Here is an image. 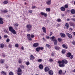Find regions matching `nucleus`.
<instances>
[{
	"label": "nucleus",
	"instance_id": "obj_64",
	"mask_svg": "<svg viewBox=\"0 0 75 75\" xmlns=\"http://www.w3.org/2000/svg\"><path fill=\"white\" fill-rule=\"evenodd\" d=\"M43 38V40L45 41V38Z\"/></svg>",
	"mask_w": 75,
	"mask_h": 75
},
{
	"label": "nucleus",
	"instance_id": "obj_23",
	"mask_svg": "<svg viewBox=\"0 0 75 75\" xmlns=\"http://www.w3.org/2000/svg\"><path fill=\"white\" fill-rule=\"evenodd\" d=\"M11 32L13 34H16V31L14 30V29H13L11 31Z\"/></svg>",
	"mask_w": 75,
	"mask_h": 75
},
{
	"label": "nucleus",
	"instance_id": "obj_27",
	"mask_svg": "<svg viewBox=\"0 0 75 75\" xmlns=\"http://www.w3.org/2000/svg\"><path fill=\"white\" fill-rule=\"evenodd\" d=\"M54 48L57 50H59L60 49V47H58V46H56Z\"/></svg>",
	"mask_w": 75,
	"mask_h": 75
},
{
	"label": "nucleus",
	"instance_id": "obj_46",
	"mask_svg": "<svg viewBox=\"0 0 75 75\" xmlns=\"http://www.w3.org/2000/svg\"><path fill=\"white\" fill-rule=\"evenodd\" d=\"M3 13H7L8 12V11L7 10H4L3 11Z\"/></svg>",
	"mask_w": 75,
	"mask_h": 75
},
{
	"label": "nucleus",
	"instance_id": "obj_48",
	"mask_svg": "<svg viewBox=\"0 0 75 75\" xmlns=\"http://www.w3.org/2000/svg\"><path fill=\"white\" fill-rule=\"evenodd\" d=\"M8 37V36L6 35H4V38H6Z\"/></svg>",
	"mask_w": 75,
	"mask_h": 75
},
{
	"label": "nucleus",
	"instance_id": "obj_19",
	"mask_svg": "<svg viewBox=\"0 0 75 75\" xmlns=\"http://www.w3.org/2000/svg\"><path fill=\"white\" fill-rule=\"evenodd\" d=\"M0 47L1 48L3 49L4 48V44L3 43H1L0 45Z\"/></svg>",
	"mask_w": 75,
	"mask_h": 75
},
{
	"label": "nucleus",
	"instance_id": "obj_20",
	"mask_svg": "<svg viewBox=\"0 0 75 75\" xmlns=\"http://www.w3.org/2000/svg\"><path fill=\"white\" fill-rule=\"evenodd\" d=\"M4 61H5L4 59H1L0 60V62L1 64H4Z\"/></svg>",
	"mask_w": 75,
	"mask_h": 75
},
{
	"label": "nucleus",
	"instance_id": "obj_28",
	"mask_svg": "<svg viewBox=\"0 0 75 75\" xmlns=\"http://www.w3.org/2000/svg\"><path fill=\"white\" fill-rule=\"evenodd\" d=\"M62 70H60L59 71V75H62Z\"/></svg>",
	"mask_w": 75,
	"mask_h": 75
},
{
	"label": "nucleus",
	"instance_id": "obj_49",
	"mask_svg": "<svg viewBox=\"0 0 75 75\" xmlns=\"http://www.w3.org/2000/svg\"><path fill=\"white\" fill-rule=\"evenodd\" d=\"M20 67H21V68H23V69L24 68V66L20 65Z\"/></svg>",
	"mask_w": 75,
	"mask_h": 75
},
{
	"label": "nucleus",
	"instance_id": "obj_2",
	"mask_svg": "<svg viewBox=\"0 0 75 75\" xmlns=\"http://www.w3.org/2000/svg\"><path fill=\"white\" fill-rule=\"evenodd\" d=\"M62 61H59L58 63L59 64V66L60 67H61L62 68H63V67H65V64H64L62 63Z\"/></svg>",
	"mask_w": 75,
	"mask_h": 75
},
{
	"label": "nucleus",
	"instance_id": "obj_58",
	"mask_svg": "<svg viewBox=\"0 0 75 75\" xmlns=\"http://www.w3.org/2000/svg\"><path fill=\"white\" fill-rule=\"evenodd\" d=\"M24 49V47H23V46H22L21 48V49L22 50H23Z\"/></svg>",
	"mask_w": 75,
	"mask_h": 75
},
{
	"label": "nucleus",
	"instance_id": "obj_61",
	"mask_svg": "<svg viewBox=\"0 0 75 75\" xmlns=\"http://www.w3.org/2000/svg\"><path fill=\"white\" fill-rule=\"evenodd\" d=\"M52 35V32H50V35Z\"/></svg>",
	"mask_w": 75,
	"mask_h": 75
},
{
	"label": "nucleus",
	"instance_id": "obj_16",
	"mask_svg": "<svg viewBox=\"0 0 75 75\" xmlns=\"http://www.w3.org/2000/svg\"><path fill=\"white\" fill-rule=\"evenodd\" d=\"M65 26H66L67 29H68L69 28V24H68V23H66L65 24Z\"/></svg>",
	"mask_w": 75,
	"mask_h": 75
},
{
	"label": "nucleus",
	"instance_id": "obj_5",
	"mask_svg": "<svg viewBox=\"0 0 75 75\" xmlns=\"http://www.w3.org/2000/svg\"><path fill=\"white\" fill-rule=\"evenodd\" d=\"M66 34L68 37H69L70 39H71V38H72V35H71V34H70L68 33H66Z\"/></svg>",
	"mask_w": 75,
	"mask_h": 75
},
{
	"label": "nucleus",
	"instance_id": "obj_14",
	"mask_svg": "<svg viewBox=\"0 0 75 75\" xmlns=\"http://www.w3.org/2000/svg\"><path fill=\"white\" fill-rule=\"evenodd\" d=\"M42 30L43 32V33H46V28L45 27H43L42 28Z\"/></svg>",
	"mask_w": 75,
	"mask_h": 75
},
{
	"label": "nucleus",
	"instance_id": "obj_36",
	"mask_svg": "<svg viewBox=\"0 0 75 75\" xmlns=\"http://www.w3.org/2000/svg\"><path fill=\"white\" fill-rule=\"evenodd\" d=\"M66 52V51H65V50H63L62 51V54H65V52Z\"/></svg>",
	"mask_w": 75,
	"mask_h": 75
},
{
	"label": "nucleus",
	"instance_id": "obj_52",
	"mask_svg": "<svg viewBox=\"0 0 75 75\" xmlns=\"http://www.w3.org/2000/svg\"><path fill=\"white\" fill-rule=\"evenodd\" d=\"M4 32L6 33H8V32L6 30H4Z\"/></svg>",
	"mask_w": 75,
	"mask_h": 75
},
{
	"label": "nucleus",
	"instance_id": "obj_22",
	"mask_svg": "<svg viewBox=\"0 0 75 75\" xmlns=\"http://www.w3.org/2000/svg\"><path fill=\"white\" fill-rule=\"evenodd\" d=\"M38 46V43H35L33 45L34 47H37Z\"/></svg>",
	"mask_w": 75,
	"mask_h": 75
},
{
	"label": "nucleus",
	"instance_id": "obj_9",
	"mask_svg": "<svg viewBox=\"0 0 75 75\" xmlns=\"http://www.w3.org/2000/svg\"><path fill=\"white\" fill-rule=\"evenodd\" d=\"M40 14H41L42 16H44L45 17H47V14L44 13V12H41Z\"/></svg>",
	"mask_w": 75,
	"mask_h": 75
},
{
	"label": "nucleus",
	"instance_id": "obj_39",
	"mask_svg": "<svg viewBox=\"0 0 75 75\" xmlns=\"http://www.w3.org/2000/svg\"><path fill=\"white\" fill-rule=\"evenodd\" d=\"M57 21H58V22H61V19L60 18L58 19L57 20Z\"/></svg>",
	"mask_w": 75,
	"mask_h": 75
},
{
	"label": "nucleus",
	"instance_id": "obj_41",
	"mask_svg": "<svg viewBox=\"0 0 75 75\" xmlns=\"http://www.w3.org/2000/svg\"><path fill=\"white\" fill-rule=\"evenodd\" d=\"M69 31H72L73 30V29L72 28H69Z\"/></svg>",
	"mask_w": 75,
	"mask_h": 75
},
{
	"label": "nucleus",
	"instance_id": "obj_6",
	"mask_svg": "<svg viewBox=\"0 0 75 75\" xmlns=\"http://www.w3.org/2000/svg\"><path fill=\"white\" fill-rule=\"evenodd\" d=\"M46 3L47 5H50L51 4V0H47V1Z\"/></svg>",
	"mask_w": 75,
	"mask_h": 75
},
{
	"label": "nucleus",
	"instance_id": "obj_40",
	"mask_svg": "<svg viewBox=\"0 0 75 75\" xmlns=\"http://www.w3.org/2000/svg\"><path fill=\"white\" fill-rule=\"evenodd\" d=\"M58 40L59 42H61V41H62V39L61 38H58Z\"/></svg>",
	"mask_w": 75,
	"mask_h": 75
},
{
	"label": "nucleus",
	"instance_id": "obj_59",
	"mask_svg": "<svg viewBox=\"0 0 75 75\" xmlns=\"http://www.w3.org/2000/svg\"><path fill=\"white\" fill-rule=\"evenodd\" d=\"M39 48H40V50H43V49H44V48H43V47H39Z\"/></svg>",
	"mask_w": 75,
	"mask_h": 75
},
{
	"label": "nucleus",
	"instance_id": "obj_25",
	"mask_svg": "<svg viewBox=\"0 0 75 75\" xmlns=\"http://www.w3.org/2000/svg\"><path fill=\"white\" fill-rule=\"evenodd\" d=\"M62 47H63L64 48H65V49H66L68 48V47H67V46H66V45H65L64 44L62 45Z\"/></svg>",
	"mask_w": 75,
	"mask_h": 75
},
{
	"label": "nucleus",
	"instance_id": "obj_21",
	"mask_svg": "<svg viewBox=\"0 0 75 75\" xmlns=\"http://www.w3.org/2000/svg\"><path fill=\"white\" fill-rule=\"evenodd\" d=\"M46 11L47 12H50L51 11V8H47L46 9Z\"/></svg>",
	"mask_w": 75,
	"mask_h": 75
},
{
	"label": "nucleus",
	"instance_id": "obj_60",
	"mask_svg": "<svg viewBox=\"0 0 75 75\" xmlns=\"http://www.w3.org/2000/svg\"><path fill=\"white\" fill-rule=\"evenodd\" d=\"M73 57H74V56L73 55H71V56L70 57L71 59H72V58H73Z\"/></svg>",
	"mask_w": 75,
	"mask_h": 75
},
{
	"label": "nucleus",
	"instance_id": "obj_35",
	"mask_svg": "<svg viewBox=\"0 0 75 75\" xmlns=\"http://www.w3.org/2000/svg\"><path fill=\"white\" fill-rule=\"evenodd\" d=\"M36 51H37V52H38L39 51H40V47H38L36 49Z\"/></svg>",
	"mask_w": 75,
	"mask_h": 75
},
{
	"label": "nucleus",
	"instance_id": "obj_3",
	"mask_svg": "<svg viewBox=\"0 0 75 75\" xmlns=\"http://www.w3.org/2000/svg\"><path fill=\"white\" fill-rule=\"evenodd\" d=\"M22 72V70H21V69H20V67H19L18 69V73L17 74L18 75H21V74H22V73H21Z\"/></svg>",
	"mask_w": 75,
	"mask_h": 75
},
{
	"label": "nucleus",
	"instance_id": "obj_53",
	"mask_svg": "<svg viewBox=\"0 0 75 75\" xmlns=\"http://www.w3.org/2000/svg\"><path fill=\"white\" fill-rule=\"evenodd\" d=\"M33 13V11L32 10L29 11V13L31 14Z\"/></svg>",
	"mask_w": 75,
	"mask_h": 75
},
{
	"label": "nucleus",
	"instance_id": "obj_44",
	"mask_svg": "<svg viewBox=\"0 0 75 75\" xmlns=\"http://www.w3.org/2000/svg\"><path fill=\"white\" fill-rule=\"evenodd\" d=\"M9 75H13V73L11 71V72H9Z\"/></svg>",
	"mask_w": 75,
	"mask_h": 75
},
{
	"label": "nucleus",
	"instance_id": "obj_17",
	"mask_svg": "<svg viewBox=\"0 0 75 75\" xmlns=\"http://www.w3.org/2000/svg\"><path fill=\"white\" fill-rule=\"evenodd\" d=\"M39 68L40 69H42L44 68L43 67V65H42V64H40L39 66Z\"/></svg>",
	"mask_w": 75,
	"mask_h": 75
},
{
	"label": "nucleus",
	"instance_id": "obj_26",
	"mask_svg": "<svg viewBox=\"0 0 75 75\" xmlns=\"http://www.w3.org/2000/svg\"><path fill=\"white\" fill-rule=\"evenodd\" d=\"M61 11H65V8L64 7H62L60 8Z\"/></svg>",
	"mask_w": 75,
	"mask_h": 75
},
{
	"label": "nucleus",
	"instance_id": "obj_50",
	"mask_svg": "<svg viewBox=\"0 0 75 75\" xmlns=\"http://www.w3.org/2000/svg\"><path fill=\"white\" fill-rule=\"evenodd\" d=\"M71 20H72V21H75V18H71Z\"/></svg>",
	"mask_w": 75,
	"mask_h": 75
},
{
	"label": "nucleus",
	"instance_id": "obj_1",
	"mask_svg": "<svg viewBox=\"0 0 75 75\" xmlns=\"http://www.w3.org/2000/svg\"><path fill=\"white\" fill-rule=\"evenodd\" d=\"M27 36L28 37V39L29 41H32V39L31 38H33L34 37V35L31 34L30 35V34H28L27 35Z\"/></svg>",
	"mask_w": 75,
	"mask_h": 75
},
{
	"label": "nucleus",
	"instance_id": "obj_13",
	"mask_svg": "<svg viewBox=\"0 0 75 75\" xmlns=\"http://www.w3.org/2000/svg\"><path fill=\"white\" fill-rule=\"evenodd\" d=\"M62 62L63 64L64 63L65 64H68V61L66 60H63L62 61Z\"/></svg>",
	"mask_w": 75,
	"mask_h": 75
},
{
	"label": "nucleus",
	"instance_id": "obj_63",
	"mask_svg": "<svg viewBox=\"0 0 75 75\" xmlns=\"http://www.w3.org/2000/svg\"><path fill=\"white\" fill-rule=\"evenodd\" d=\"M47 38V39H50V37L49 36H47L46 37Z\"/></svg>",
	"mask_w": 75,
	"mask_h": 75
},
{
	"label": "nucleus",
	"instance_id": "obj_29",
	"mask_svg": "<svg viewBox=\"0 0 75 75\" xmlns=\"http://www.w3.org/2000/svg\"><path fill=\"white\" fill-rule=\"evenodd\" d=\"M13 28L12 27L10 26L9 27V30L10 31H11L13 30Z\"/></svg>",
	"mask_w": 75,
	"mask_h": 75
},
{
	"label": "nucleus",
	"instance_id": "obj_37",
	"mask_svg": "<svg viewBox=\"0 0 75 75\" xmlns=\"http://www.w3.org/2000/svg\"><path fill=\"white\" fill-rule=\"evenodd\" d=\"M18 62L19 64H21L22 62V60L21 59H19Z\"/></svg>",
	"mask_w": 75,
	"mask_h": 75
},
{
	"label": "nucleus",
	"instance_id": "obj_42",
	"mask_svg": "<svg viewBox=\"0 0 75 75\" xmlns=\"http://www.w3.org/2000/svg\"><path fill=\"white\" fill-rule=\"evenodd\" d=\"M64 7H65V8H68V5H67V4H66L64 6Z\"/></svg>",
	"mask_w": 75,
	"mask_h": 75
},
{
	"label": "nucleus",
	"instance_id": "obj_8",
	"mask_svg": "<svg viewBox=\"0 0 75 75\" xmlns=\"http://www.w3.org/2000/svg\"><path fill=\"white\" fill-rule=\"evenodd\" d=\"M60 35L62 38H65V37H66V36L65 35V34L64 33H61Z\"/></svg>",
	"mask_w": 75,
	"mask_h": 75
},
{
	"label": "nucleus",
	"instance_id": "obj_7",
	"mask_svg": "<svg viewBox=\"0 0 75 75\" xmlns=\"http://www.w3.org/2000/svg\"><path fill=\"white\" fill-rule=\"evenodd\" d=\"M49 74L50 75H54V71L52 70H50L49 71Z\"/></svg>",
	"mask_w": 75,
	"mask_h": 75
},
{
	"label": "nucleus",
	"instance_id": "obj_62",
	"mask_svg": "<svg viewBox=\"0 0 75 75\" xmlns=\"http://www.w3.org/2000/svg\"><path fill=\"white\" fill-rule=\"evenodd\" d=\"M2 56L4 57H5V54H2Z\"/></svg>",
	"mask_w": 75,
	"mask_h": 75
},
{
	"label": "nucleus",
	"instance_id": "obj_15",
	"mask_svg": "<svg viewBox=\"0 0 75 75\" xmlns=\"http://www.w3.org/2000/svg\"><path fill=\"white\" fill-rule=\"evenodd\" d=\"M69 23V25L71 26H72V27H74V26H75V25L73 23L70 22Z\"/></svg>",
	"mask_w": 75,
	"mask_h": 75
},
{
	"label": "nucleus",
	"instance_id": "obj_18",
	"mask_svg": "<svg viewBox=\"0 0 75 75\" xmlns=\"http://www.w3.org/2000/svg\"><path fill=\"white\" fill-rule=\"evenodd\" d=\"M71 53L69 52L67 54V57L68 58H69V57H71Z\"/></svg>",
	"mask_w": 75,
	"mask_h": 75
},
{
	"label": "nucleus",
	"instance_id": "obj_32",
	"mask_svg": "<svg viewBox=\"0 0 75 75\" xmlns=\"http://www.w3.org/2000/svg\"><path fill=\"white\" fill-rule=\"evenodd\" d=\"M46 47H47V48H51V46H50V45H49L48 44H47L46 45Z\"/></svg>",
	"mask_w": 75,
	"mask_h": 75
},
{
	"label": "nucleus",
	"instance_id": "obj_34",
	"mask_svg": "<svg viewBox=\"0 0 75 75\" xmlns=\"http://www.w3.org/2000/svg\"><path fill=\"white\" fill-rule=\"evenodd\" d=\"M4 4H7V3H8V1L7 0L5 1L4 2Z\"/></svg>",
	"mask_w": 75,
	"mask_h": 75
},
{
	"label": "nucleus",
	"instance_id": "obj_24",
	"mask_svg": "<svg viewBox=\"0 0 75 75\" xmlns=\"http://www.w3.org/2000/svg\"><path fill=\"white\" fill-rule=\"evenodd\" d=\"M71 13L72 14H74L75 13V10L74 9H72L71 10Z\"/></svg>",
	"mask_w": 75,
	"mask_h": 75
},
{
	"label": "nucleus",
	"instance_id": "obj_45",
	"mask_svg": "<svg viewBox=\"0 0 75 75\" xmlns=\"http://www.w3.org/2000/svg\"><path fill=\"white\" fill-rule=\"evenodd\" d=\"M15 46L16 47V48H18V44H16L15 45Z\"/></svg>",
	"mask_w": 75,
	"mask_h": 75
},
{
	"label": "nucleus",
	"instance_id": "obj_43",
	"mask_svg": "<svg viewBox=\"0 0 75 75\" xmlns=\"http://www.w3.org/2000/svg\"><path fill=\"white\" fill-rule=\"evenodd\" d=\"M19 24L18 23H15L14 24V26L15 27H18V26Z\"/></svg>",
	"mask_w": 75,
	"mask_h": 75
},
{
	"label": "nucleus",
	"instance_id": "obj_56",
	"mask_svg": "<svg viewBox=\"0 0 75 75\" xmlns=\"http://www.w3.org/2000/svg\"><path fill=\"white\" fill-rule=\"evenodd\" d=\"M72 44L73 45H75V41H73L72 42Z\"/></svg>",
	"mask_w": 75,
	"mask_h": 75
},
{
	"label": "nucleus",
	"instance_id": "obj_38",
	"mask_svg": "<svg viewBox=\"0 0 75 75\" xmlns=\"http://www.w3.org/2000/svg\"><path fill=\"white\" fill-rule=\"evenodd\" d=\"M42 59H40L38 60V62H42Z\"/></svg>",
	"mask_w": 75,
	"mask_h": 75
},
{
	"label": "nucleus",
	"instance_id": "obj_57",
	"mask_svg": "<svg viewBox=\"0 0 75 75\" xmlns=\"http://www.w3.org/2000/svg\"><path fill=\"white\" fill-rule=\"evenodd\" d=\"M32 8H33V9H34V8H36V6H33L32 7Z\"/></svg>",
	"mask_w": 75,
	"mask_h": 75
},
{
	"label": "nucleus",
	"instance_id": "obj_54",
	"mask_svg": "<svg viewBox=\"0 0 75 75\" xmlns=\"http://www.w3.org/2000/svg\"><path fill=\"white\" fill-rule=\"evenodd\" d=\"M9 41H10V39H7L6 40V42H8Z\"/></svg>",
	"mask_w": 75,
	"mask_h": 75
},
{
	"label": "nucleus",
	"instance_id": "obj_47",
	"mask_svg": "<svg viewBox=\"0 0 75 75\" xmlns=\"http://www.w3.org/2000/svg\"><path fill=\"white\" fill-rule=\"evenodd\" d=\"M49 61L50 62H53V59L51 58L49 59Z\"/></svg>",
	"mask_w": 75,
	"mask_h": 75
},
{
	"label": "nucleus",
	"instance_id": "obj_12",
	"mask_svg": "<svg viewBox=\"0 0 75 75\" xmlns=\"http://www.w3.org/2000/svg\"><path fill=\"white\" fill-rule=\"evenodd\" d=\"M3 18L0 17V24H2L4 23V21H3Z\"/></svg>",
	"mask_w": 75,
	"mask_h": 75
},
{
	"label": "nucleus",
	"instance_id": "obj_4",
	"mask_svg": "<svg viewBox=\"0 0 75 75\" xmlns=\"http://www.w3.org/2000/svg\"><path fill=\"white\" fill-rule=\"evenodd\" d=\"M26 27L27 28L28 32H30V30H31L32 26L30 25H27Z\"/></svg>",
	"mask_w": 75,
	"mask_h": 75
},
{
	"label": "nucleus",
	"instance_id": "obj_33",
	"mask_svg": "<svg viewBox=\"0 0 75 75\" xmlns=\"http://www.w3.org/2000/svg\"><path fill=\"white\" fill-rule=\"evenodd\" d=\"M1 74H3V75H6V72L4 71H2V72H1Z\"/></svg>",
	"mask_w": 75,
	"mask_h": 75
},
{
	"label": "nucleus",
	"instance_id": "obj_11",
	"mask_svg": "<svg viewBox=\"0 0 75 75\" xmlns=\"http://www.w3.org/2000/svg\"><path fill=\"white\" fill-rule=\"evenodd\" d=\"M30 59L32 60L33 59H34L35 58V57L33 55H31L30 56Z\"/></svg>",
	"mask_w": 75,
	"mask_h": 75
},
{
	"label": "nucleus",
	"instance_id": "obj_10",
	"mask_svg": "<svg viewBox=\"0 0 75 75\" xmlns=\"http://www.w3.org/2000/svg\"><path fill=\"white\" fill-rule=\"evenodd\" d=\"M44 70L45 72H48V71L50 70V68L48 67H45Z\"/></svg>",
	"mask_w": 75,
	"mask_h": 75
},
{
	"label": "nucleus",
	"instance_id": "obj_55",
	"mask_svg": "<svg viewBox=\"0 0 75 75\" xmlns=\"http://www.w3.org/2000/svg\"><path fill=\"white\" fill-rule=\"evenodd\" d=\"M12 47V45H11L9 44L8 45V47L9 48H11Z\"/></svg>",
	"mask_w": 75,
	"mask_h": 75
},
{
	"label": "nucleus",
	"instance_id": "obj_51",
	"mask_svg": "<svg viewBox=\"0 0 75 75\" xmlns=\"http://www.w3.org/2000/svg\"><path fill=\"white\" fill-rule=\"evenodd\" d=\"M26 64L27 65H30V63L29 62H26Z\"/></svg>",
	"mask_w": 75,
	"mask_h": 75
},
{
	"label": "nucleus",
	"instance_id": "obj_30",
	"mask_svg": "<svg viewBox=\"0 0 75 75\" xmlns=\"http://www.w3.org/2000/svg\"><path fill=\"white\" fill-rule=\"evenodd\" d=\"M54 44V45H57V40H56L53 41Z\"/></svg>",
	"mask_w": 75,
	"mask_h": 75
},
{
	"label": "nucleus",
	"instance_id": "obj_31",
	"mask_svg": "<svg viewBox=\"0 0 75 75\" xmlns=\"http://www.w3.org/2000/svg\"><path fill=\"white\" fill-rule=\"evenodd\" d=\"M51 38H52V40H53V41L57 40L55 38V37H54V36H53V37H52Z\"/></svg>",
	"mask_w": 75,
	"mask_h": 75
}]
</instances>
